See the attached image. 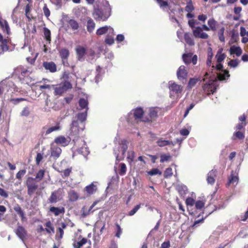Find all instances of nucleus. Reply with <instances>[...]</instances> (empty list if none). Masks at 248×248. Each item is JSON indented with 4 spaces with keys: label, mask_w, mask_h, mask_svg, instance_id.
Here are the masks:
<instances>
[{
    "label": "nucleus",
    "mask_w": 248,
    "mask_h": 248,
    "mask_svg": "<svg viewBox=\"0 0 248 248\" xmlns=\"http://www.w3.org/2000/svg\"><path fill=\"white\" fill-rule=\"evenodd\" d=\"M111 7L108 1L97 0L94 5L93 16L96 21H106L110 16Z\"/></svg>",
    "instance_id": "1"
},
{
    "label": "nucleus",
    "mask_w": 248,
    "mask_h": 248,
    "mask_svg": "<svg viewBox=\"0 0 248 248\" xmlns=\"http://www.w3.org/2000/svg\"><path fill=\"white\" fill-rule=\"evenodd\" d=\"M63 77L64 79V82L63 83L57 86L54 85V87H53L54 90V93L55 95H62L68 89H70L72 88V84L67 80L69 78V74L64 73Z\"/></svg>",
    "instance_id": "2"
},
{
    "label": "nucleus",
    "mask_w": 248,
    "mask_h": 248,
    "mask_svg": "<svg viewBox=\"0 0 248 248\" xmlns=\"http://www.w3.org/2000/svg\"><path fill=\"white\" fill-rule=\"evenodd\" d=\"M84 128L85 126L83 123H79L77 121H73L70 127L69 136L72 137L73 140L75 139L76 142L79 141L80 139L78 138V135L84 130Z\"/></svg>",
    "instance_id": "3"
},
{
    "label": "nucleus",
    "mask_w": 248,
    "mask_h": 248,
    "mask_svg": "<svg viewBox=\"0 0 248 248\" xmlns=\"http://www.w3.org/2000/svg\"><path fill=\"white\" fill-rule=\"evenodd\" d=\"M128 148L126 140H123L118 145H116L114 149V153L116 159L120 161L124 157V154Z\"/></svg>",
    "instance_id": "4"
},
{
    "label": "nucleus",
    "mask_w": 248,
    "mask_h": 248,
    "mask_svg": "<svg viewBox=\"0 0 248 248\" xmlns=\"http://www.w3.org/2000/svg\"><path fill=\"white\" fill-rule=\"evenodd\" d=\"M76 140L75 139L73 140V141L74 142L73 148L84 156L87 155L89 154V151L86 146L85 142L82 140H79L77 142L76 141Z\"/></svg>",
    "instance_id": "5"
},
{
    "label": "nucleus",
    "mask_w": 248,
    "mask_h": 248,
    "mask_svg": "<svg viewBox=\"0 0 248 248\" xmlns=\"http://www.w3.org/2000/svg\"><path fill=\"white\" fill-rule=\"evenodd\" d=\"M143 114V109L141 108H137L127 114L126 121L128 123H134L137 119H141L142 121Z\"/></svg>",
    "instance_id": "6"
},
{
    "label": "nucleus",
    "mask_w": 248,
    "mask_h": 248,
    "mask_svg": "<svg viewBox=\"0 0 248 248\" xmlns=\"http://www.w3.org/2000/svg\"><path fill=\"white\" fill-rule=\"evenodd\" d=\"M218 80V79L216 78H215V79H211L205 83L202 87L204 93L207 94L213 93L217 88V82Z\"/></svg>",
    "instance_id": "7"
},
{
    "label": "nucleus",
    "mask_w": 248,
    "mask_h": 248,
    "mask_svg": "<svg viewBox=\"0 0 248 248\" xmlns=\"http://www.w3.org/2000/svg\"><path fill=\"white\" fill-rule=\"evenodd\" d=\"M161 110V108L157 107L150 108L148 110L149 117L143 118L142 121L144 122H152L153 120L158 117V113Z\"/></svg>",
    "instance_id": "8"
},
{
    "label": "nucleus",
    "mask_w": 248,
    "mask_h": 248,
    "mask_svg": "<svg viewBox=\"0 0 248 248\" xmlns=\"http://www.w3.org/2000/svg\"><path fill=\"white\" fill-rule=\"evenodd\" d=\"M169 88L171 96L175 94L178 95L181 93L183 90V87L181 85H178L172 81L169 82Z\"/></svg>",
    "instance_id": "9"
},
{
    "label": "nucleus",
    "mask_w": 248,
    "mask_h": 248,
    "mask_svg": "<svg viewBox=\"0 0 248 248\" xmlns=\"http://www.w3.org/2000/svg\"><path fill=\"white\" fill-rule=\"evenodd\" d=\"M222 68L223 65L220 63V62L217 63V64L216 65V69L217 70H221V72L217 73V79L220 81L226 80V79L229 78L230 77L228 71L223 70Z\"/></svg>",
    "instance_id": "10"
},
{
    "label": "nucleus",
    "mask_w": 248,
    "mask_h": 248,
    "mask_svg": "<svg viewBox=\"0 0 248 248\" xmlns=\"http://www.w3.org/2000/svg\"><path fill=\"white\" fill-rule=\"evenodd\" d=\"M10 43V40L8 39L3 38V36L0 33V55L9 50Z\"/></svg>",
    "instance_id": "11"
},
{
    "label": "nucleus",
    "mask_w": 248,
    "mask_h": 248,
    "mask_svg": "<svg viewBox=\"0 0 248 248\" xmlns=\"http://www.w3.org/2000/svg\"><path fill=\"white\" fill-rule=\"evenodd\" d=\"M62 129V126L61 125V124L59 122H58L56 124V125L54 126H52L48 128H46V127H43L41 133L42 135L46 136L51 132L54 131H60Z\"/></svg>",
    "instance_id": "12"
},
{
    "label": "nucleus",
    "mask_w": 248,
    "mask_h": 248,
    "mask_svg": "<svg viewBox=\"0 0 248 248\" xmlns=\"http://www.w3.org/2000/svg\"><path fill=\"white\" fill-rule=\"evenodd\" d=\"M34 181L35 179L32 177H29L27 180L28 193L29 195L32 194L37 188L38 186L34 182Z\"/></svg>",
    "instance_id": "13"
},
{
    "label": "nucleus",
    "mask_w": 248,
    "mask_h": 248,
    "mask_svg": "<svg viewBox=\"0 0 248 248\" xmlns=\"http://www.w3.org/2000/svg\"><path fill=\"white\" fill-rule=\"evenodd\" d=\"M192 32L195 38L206 39L209 37V35L206 33L203 32L201 27H197L194 28L192 30Z\"/></svg>",
    "instance_id": "14"
},
{
    "label": "nucleus",
    "mask_w": 248,
    "mask_h": 248,
    "mask_svg": "<svg viewBox=\"0 0 248 248\" xmlns=\"http://www.w3.org/2000/svg\"><path fill=\"white\" fill-rule=\"evenodd\" d=\"M239 181L238 172L232 171L230 176L228 179V182L227 186H228L230 185H232L234 186H236Z\"/></svg>",
    "instance_id": "15"
},
{
    "label": "nucleus",
    "mask_w": 248,
    "mask_h": 248,
    "mask_svg": "<svg viewBox=\"0 0 248 248\" xmlns=\"http://www.w3.org/2000/svg\"><path fill=\"white\" fill-rule=\"evenodd\" d=\"M114 29L110 26H105L98 29L96 31V34L100 36L105 34L113 33Z\"/></svg>",
    "instance_id": "16"
},
{
    "label": "nucleus",
    "mask_w": 248,
    "mask_h": 248,
    "mask_svg": "<svg viewBox=\"0 0 248 248\" xmlns=\"http://www.w3.org/2000/svg\"><path fill=\"white\" fill-rule=\"evenodd\" d=\"M187 76V71L186 69V67L184 65H181L178 68L177 71V78L180 80H182L186 78Z\"/></svg>",
    "instance_id": "17"
},
{
    "label": "nucleus",
    "mask_w": 248,
    "mask_h": 248,
    "mask_svg": "<svg viewBox=\"0 0 248 248\" xmlns=\"http://www.w3.org/2000/svg\"><path fill=\"white\" fill-rule=\"evenodd\" d=\"M77 58L78 61H82L86 54V48L81 46H78L76 48Z\"/></svg>",
    "instance_id": "18"
},
{
    "label": "nucleus",
    "mask_w": 248,
    "mask_h": 248,
    "mask_svg": "<svg viewBox=\"0 0 248 248\" xmlns=\"http://www.w3.org/2000/svg\"><path fill=\"white\" fill-rule=\"evenodd\" d=\"M20 73L19 78L21 80L22 79H23L22 77H26L30 75V74L31 73V71L23 66H19L16 69L15 73L17 74V73Z\"/></svg>",
    "instance_id": "19"
},
{
    "label": "nucleus",
    "mask_w": 248,
    "mask_h": 248,
    "mask_svg": "<svg viewBox=\"0 0 248 248\" xmlns=\"http://www.w3.org/2000/svg\"><path fill=\"white\" fill-rule=\"evenodd\" d=\"M69 139H67L63 136H60L55 139L54 142L56 144H61L63 146H67L70 142V138H69Z\"/></svg>",
    "instance_id": "20"
},
{
    "label": "nucleus",
    "mask_w": 248,
    "mask_h": 248,
    "mask_svg": "<svg viewBox=\"0 0 248 248\" xmlns=\"http://www.w3.org/2000/svg\"><path fill=\"white\" fill-rule=\"evenodd\" d=\"M62 153V150L61 148L58 146L51 145V156L53 157L54 159L58 158Z\"/></svg>",
    "instance_id": "21"
},
{
    "label": "nucleus",
    "mask_w": 248,
    "mask_h": 248,
    "mask_svg": "<svg viewBox=\"0 0 248 248\" xmlns=\"http://www.w3.org/2000/svg\"><path fill=\"white\" fill-rule=\"evenodd\" d=\"M59 190H55L51 193L50 197L48 198V202L50 203H54L60 200L59 198Z\"/></svg>",
    "instance_id": "22"
},
{
    "label": "nucleus",
    "mask_w": 248,
    "mask_h": 248,
    "mask_svg": "<svg viewBox=\"0 0 248 248\" xmlns=\"http://www.w3.org/2000/svg\"><path fill=\"white\" fill-rule=\"evenodd\" d=\"M43 65L46 70L51 73L55 72L57 70L56 65L54 62H44Z\"/></svg>",
    "instance_id": "23"
},
{
    "label": "nucleus",
    "mask_w": 248,
    "mask_h": 248,
    "mask_svg": "<svg viewBox=\"0 0 248 248\" xmlns=\"http://www.w3.org/2000/svg\"><path fill=\"white\" fill-rule=\"evenodd\" d=\"M15 232L17 236L23 241L27 234L25 228L22 226H18Z\"/></svg>",
    "instance_id": "24"
},
{
    "label": "nucleus",
    "mask_w": 248,
    "mask_h": 248,
    "mask_svg": "<svg viewBox=\"0 0 248 248\" xmlns=\"http://www.w3.org/2000/svg\"><path fill=\"white\" fill-rule=\"evenodd\" d=\"M223 49L222 48H219L215 56V58L216 59L217 62V63L223 62L226 57V55L223 53Z\"/></svg>",
    "instance_id": "25"
},
{
    "label": "nucleus",
    "mask_w": 248,
    "mask_h": 248,
    "mask_svg": "<svg viewBox=\"0 0 248 248\" xmlns=\"http://www.w3.org/2000/svg\"><path fill=\"white\" fill-rule=\"evenodd\" d=\"M49 211L53 213L55 216H58L60 214H63L65 213V209L63 207H51L49 209Z\"/></svg>",
    "instance_id": "26"
},
{
    "label": "nucleus",
    "mask_w": 248,
    "mask_h": 248,
    "mask_svg": "<svg viewBox=\"0 0 248 248\" xmlns=\"http://www.w3.org/2000/svg\"><path fill=\"white\" fill-rule=\"evenodd\" d=\"M0 25L3 31L5 32L7 34H9L10 33V29L7 21L0 18Z\"/></svg>",
    "instance_id": "27"
},
{
    "label": "nucleus",
    "mask_w": 248,
    "mask_h": 248,
    "mask_svg": "<svg viewBox=\"0 0 248 248\" xmlns=\"http://www.w3.org/2000/svg\"><path fill=\"white\" fill-rule=\"evenodd\" d=\"M230 53L231 55L235 54L236 56L239 57L241 55L242 50L239 46H232L230 48Z\"/></svg>",
    "instance_id": "28"
},
{
    "label": "nucleus",
    "mask_w": 248,
    "mask_h": 248,
    "mask_svg": "<svg viewBox=\"0 0 248 248\" xmlns=\"http://www.w3.org/2000/svg\"><path fill=\"white\" fill-rule=\"evenodd\" d=\"M156 143L159 147H164L168 145H172V146H174L176 144V142H173L168 140H163L162 138H160L156 141Z\"/></svg>",
    "instance_id": "29"
},
{
    "label": "nucleus",
    "mask_w": 248,
    "mask_h": 248,
    "mask_svg": "<svg viewBox=\"0 0 248 248\" xmlns=\"http://www.w3.org/2000/svg\"><path fill=\"white\" fill-rule=\"evenodd\" d=\"M216 171L211 170L207 174V181L208 184L213 185L215 183L214 177L216 176Z\"/></svg>",
    "instance_id": "30"
},
{
    "label": "nucleus",
    "mask_w": 248,
    "mask_h": 248,
    "mask_svg": "<svg viewBox=\"0 0 248 248\" xmlns=\"http://www.w3.org/2000/svg\"><path fill=\"white\" fill-rule=\"evenodd\" d=\"M95 27L93 20L90 17L88 18L87 23V30L89 32H92Z\"/></svg>",
    "instance_id": "31"
},
{
    "label": "nucleus",
    "mask_w": 248,
    "mask_h": 248,
    "mask_svg": "<svg viewBox=\"0 0 248 248\" xmlns=\"http://www.w3.org/2000/svg\"><path fill=\"white\" fill-rule=\"evenodd\" d=\"M207 24L210 30L213 31L217 30V22L213 18H211L208 20Z\"/></svg>",
    "instance_id": "32"
},
{
    "label": "nucleus",
    "mask_w": 248,
    "mask_h": 248,
    "mask_svg": "<svg viewBox=\"0 0 248 248\" xmlns=\"http://www.w3.org/2000/svg\"><path fill=\"white\" fill-rule=\"evenodd\" d=\"M14 210L19 215L22 221H25L26 220V217H25L24 212L22 210L21 208L19 206V205H17L14 208Z\"/></svg>",
    "instance_id": "33"
},
{
    "label": "nucleus",
    "mask_w": 248,
    "mask_h": 248,
    "mask_svg": "<svg viewBox=\"0 0 248 248\" xmlns=\"http://www.w3.org/2000/svg\"><path fill=\"white\" fill-rule=\"evenodd\" d=\"M96 190L97 186L93 183H92L85 187V190L89 194H93Z\"/></svg>",
    "instance_id": "34"
},
{
    "label": "nucleus",
    "mask_w": 248,
    "mask_h": 248,
    "mask_svg": "<svg viewBox=\"0 0 248 248\" xmlns=\"http://www.w3.org/2000/svg\"><path fill=\"white\" fill-rule=\"evenodd\" d=\"M114 31L113 33H109L107 34L105 39V42L108 45H112L114 43Z\"/></svg>",
    "instance_id": "35"
},
{
    "label": "nucleus",
    "mask_w": 248,
    "mask_h": 248,
    "mask_svg": "<svg viewBox=\"0 0 248 248\" xmlns=\"http://www.w3.org/2000/svg\"><path fill=\"white\" fill-rule=\"evenodd\" d=\"M184 38L186 43L190 46H194L195 44L194 41L193 40L191 35L189 32H186L184 35Z\"/></svg>",
    "instance_id": "36"
},
{
    "label": "nucleus",
    "mask_w": 248,
    "mask_h": 248,
    "mask_svg": "<svg viewBox=\"0 0 248 248\" xmlns=\"http://www.w3.org/2000/svg\"><path fill=\"white\" fill-rule=\"evenodd\" d=\"M79 106L81 109H85L86 111L88 109L87 99L86 98H80L79 100Z\"/></svg>",
    "instance_id": "37"
},
{
    "label": "nucleus",
    "mask_w": 248,
    "mask_h": 248,
    "mask_svg": "<svg viewBox=\"0 0 248 248\" xmlns=\"http://www.w3.org/2000/svg\"><path fill=\"white\" fill-rule=\"evenodd\" d=\"M105 228V224L102 223L101 221H97L94 226V230L96 231L98 229H100V234L103 233L104 230Z\"/></svg>",
    "instance_id": "38"
},
{
    "label": "nucleus",
    "mask_w": 248,
    "mask_h": 248,
    "mask_svg": "<svg viewBox=\"0 0 248 248\" xmlns=\"http://www.w3.org/2000/svg\"><path fill=\"white\" fill-rule=\"evenodd\" d=\"M69 200L71 202L77 201L78 198V194L74 190H71L68 193Z\"/></svg>",
    "instance_id": "39"
},
{
    "label": "nucleus",
    "mask_w": 248,
    "mask_h": 248,
    "mask_svg": "<svg viewBox=\"0 0 248 248\" xmlns=\"http://www.w3.org/2000/svg\"><path fill=\"white\" fill-rule=\"evenodd\" d=\"M213 57V53L212 51V49L211 48V47H209L208 48L207 59L206 61V63L208 66H211Z\"/></svg>",
    "instance_id": "40"
},
{
    "label": "nucleus",
    "mask_w": 248,
    "mask_h": 248,
    "mask_svg": "<svg viewBox=\"0 0 248 248\" xmlns=\"http://www.w3.org/2000/svg\"><path fill=\"white\" fill-rule=\"evenodd\" d=\"M194 10V7L193 5L191 0H188L186 2V5L185 11L187 13L192 12Z\"/></svg>",
    "instance_id": "41"
},
{
    "label": "nucleus",
    "mask_w": 248,
    "mask_h": 248,
    "mask_svg": "<svg viewBox=\"0 0 248 248\" xmlns=\"http://www.w3.org/2000/svg\"><path fill=\"white\" fill-rule=\"evenodd\" d=\"M60 56L62 60H66L69 56V52L67 49H62L60 52Z\"/></svg>",
    "instance_id": "42"
},
{
    "label": "nucleus",
    "mask_w": 248,
    "mask_h": 248,
    "mask_svg": "<svg viewBox=\"0 0 248 248\" xmlns=\"http://www.w3.org/2000/svg\"><path fill=\"white\" fill-rule=\"evenodd\" d=\"M87 111L85 110L84 112L79 113L77 115V119L80 122V123H83V122L86 120L87 117Z\"/></svg>",
    "instance_id": "43"
},
{
    "label": "nucleus",
    "mask_w": 248,
    "mask_h": 248,
    "mask_svg": "<svg viewBox=\"0 0 248 248\" xmlns=\"http://www.w3.org/2000/svg\"><path fill=\"white\" fill-rule=\"evenodd\" d=\"M45 226L46 227V228L45 229V231L48 233H54V228L52 226V223L50 221H48L46 223Z\"/></svg>",
    "instance_id": "44"
},
{
    "label": "nucleus",
    "mask_w": 248,
    "mask_h": 248,
    "mask_svg": "<svg viewBox=\"0 0 248 248\" xmlns=\"http://www.w3.org/2000/svg\"><path fill=\"white\" fill-rule=\"evenodd\" d=\"M192 56V54L191 53L183 54V59L184 62L186 64L190 63L191 62V59Z\"/></svg>",
    "instance_id": "45"
},
{
    "label": "nucleus",
    "mask_w": 248,
    "mask_h": 248,
    "mask_svg": "<svg viewBox=\"0 0 248 248\" xmlns=\"http://www.w3.org/2000/svg\"><path fill=\"white\" fill-rule=\"evenodd\" d=\"M97 75L95 76V82L98 83L100 80L101 79L103 73L101 72V68L100 66L96 68Z\"/></svg>",
    "instance_id": "46"
},
{
    "label": "nucleus",
    "mask_w": 248,
    "mask_h": 248,
    "mask_svg": "<svg viewBox=\"0 0 248 248\" xmlns=\"http://www.w3.org/2000/svg\"><path fill=\"white\" fill-rule=\"evenodd\" d=\"M116 230L115 231V235L117 238H120L121 234H122V229L121 226L118 224H115Z\"/></svg>",
    "instance_id": "47"
},
{
    "label": "nucleus",
    "mask_w": 248,
    "mask_h": 248,
    "mask_svg": "<svg viewBox=\"0 0 248 248\" xmlns=\"http://www.w3.org/2000/svg\"><path fill=\"white\" fill-rule=\"evenodd\" d=\"M69 24L71 28L74 30H78L79 27L78 23L75 20H70L69 21Z\"/></svg>",
    "instance_id": "48"
},
{
    "label": "nucleus",
    "mask_w": 248,
    "mask_h": 248,
    "mask_svg": "<svg viewBox=\"0 0 248 248\" xmlns=\"http://www.w3.org/2000/svg\"><path fill=\"white\" fill-rule=\"evenodd\" d=\"M198 81V78H190L187 85V88L189 89H192L195 84L197 83Z\"/></svg>",
    "instance_id": "49"
},
{
    "label": "nucleus",
    "mask_w": 248,
    "mask_h": 248,
    "mask_svg": "<svg viewBox=\"0 0 248 248\" xmlns=\"http://www.w3.org/2000/svg\"><path fill=\"white\" fill-rule=\"evenodd\" d=\"M44 34L46 40L50 42L51 40V33L49 29L46 28L44 29Z\"/></svg>",
    "instance_id": "50"
},
{
    "label": "nucleus",
    "mask_w": 248,
    "mask_h": 248,
    "mask_svg": "<svg viewBox=\"0 0 248 248\" xmlns=\"http://www.w3.org/2000/svg\"><path fill=\"white\" fill-rule=\"evenodd\" d=\"M87 242L86 238H82L80 241L77 242L74 244L75 248H80L83 245L85 244Z\"/></svg>",
    "instance_id": "51"
},
{
    "label": "nucleus",
    "mask_w": 248,
    "mask_h": 248,
    "mask_svg": "<svg viewBox=\"0 0 248 248\" xmlns=\"http://www.w3.org/2000/svg\"><path fill=\"white\" fill-rule=\"evenodd\" d=\"M161 8H166L168 6V0H156Z\"/></svg>",
    "instance_id": "52"
},
{
    "label": "nucleus",
    "mask_w": 248,
    "mask_h": 248,
    "mask_svg": "<svg viewBox=\"0 0 248 248\" xmlns=\"http://www.w3.org/2000/svg\"><path fill=\"white\" fill-rule=\"evenodd\" d=\"M45 174V171L43 170H40L36 174V177L34 178L35 180L36 179L38 181H40L44 177Z\"/></svg>",
    "instance_id": "53"
},
{
    "label": "nucleus",
    "mask_w": 248,
    "mask_h": 248,
    "mask_svg": "<svg viewBox=\"0 0 248 248\" xmlns=\"http://www.w3.org/2000/svg\"><path fill=\"white\" fill-rule=\"evenodd\" d=\"M57 170L61 173V175L63 178H65L68 177L70 175V173L71 172L72 169L71 168H68L61 171H59V170Z\"/></svg>",
    "instance_id": "54"
},
{
    "label": "nucleus",
    "mask_w": 248,
    "mask_h": 248,
    "mask_svg": "<svg viewBox=\"0 0 248 248\" xmlns=\"http://www.w3.org/2000/svg\"><path fill=\"white\" fill-rule=\"evenodd\" d=\"M148 174L150 175L153 176L156 174L161 175L162 172L158 169H153L150 171L148 172Z\"/></svg>",
    "instance_id": "55"
},
{
    "label": "nucleus",
    "mask_w": 248,
    "mask_h": 248,
    "mask_svg": "<svg viewBox=\"0 0 248 248\" xmlns=\"http://www.w3.org/2000/svg\"><path fill=\"white\" fill-rule=\"evenodd\" d=\"M140 204L137 205L132 210L129 212L128 215L130 216H133L140 208Z\"/></svg>",
    "instance_id": "56"
},
{
    "label": "nucleus",
    "mask_w": 248,
    "mask_h": 248,
    "mask_svg": "<svg viewBox=\"0 0 248 248\" xmlns=\"http://www.w3.org/2000/svg\"><path fill=\"white\" fill-rule=\"evenodd\" d=\"M224 28L222 27L218 31L219 39L221 42H224L225 38L224 36Z\"/></svg>",
    "instance_id": "57"
},
{
    "label": "nucleus",
    "mask_w": 248,
    "mask_h": 248,
    "mask_svg": "<svg viewBox=\"0 0 248 248\" xmlns=\"http://www.w3.org/2000/svg\"><path fill=\"white\" fill-rule=\"evenodd\" d=\"M171 158L170 155H167L165 154L161 155L160 156V162L163 163L165 161H168Z\"/></svg>",
    "instance_id": "58"
},
{
    "label": "nucleus",
    "mask_w": 248,
    "mask_h": 248,
    "mask_svg": "<svg viewBox=\"0 0 248 248\" xmlns=\"http://www.w3.org/2000/svg\"><path fill=\"white\" fill-rule=\"evenodd\" d=\"M238 65V62L237 60H232L228 62V65L231 67L235 68Z\"/></svg>",
    "instance_id": "59"
},
{
    "label": "nucleus",
    "mask_w": 248,
    "mask_h": 248,
    "mask_svg": "<svg viewBox=\"0 0 248 248\" xmlns=\"http://www.w3.org/2000/svg\"><path fill=\"white\" fill-rule=\"evenodd\" d=\"M121 168L120 170L119 173L121 175H124L126 171V165L124 163H121Z\"/></svg>",
    "instance_id": "60"
},
{
    "label": "nucleus",
    "mask_w": 248,
    "mask_h": 248,
    "mask_svg": "<svg viewBox=\"0 0 248 248\" xmlns=\"http://www.w3.org/2000/svg\"><path fill=\"white\" fill-rule=\"evenodd\" d=\"M172 175V169L170 168H167L165 170L164 173V176L165 178L169 177L171 176Z\"/></svg>",
    "instance_id": "61"
},
{
    "label": "nucleus",
    "mask_w": 248,
    "mask_h": 248,
    "mask_svg": "<svg viewBox=\"0 0 248 248\" xmlns=\"http://www.w3.org/2000/svg\"><path fill=\"white\" fill-rule=\"evenodd\" d=\"M135 153L133 151H129L128 152L127 159L132 162L135 158Z\"/></svg>",
    "instance_id": "62"
},
{
    "label": "nucleus",
    "mask_w": 248,
    "mask_h": 248,
    "mask_svg": "<svg viewBox=\"0 0 248 248\" xmlns=\"http://www.w3.org/2000/svg\"><path fill=\"white\" fill-rule=\"evenodd\" d=\"M188 25L192 29V30L196 28L195 27L196 24H198V22L196 20L194 19H191L188 20Z\"/></svg>",
    "instance_id": "63"
},
{
    "label": "nucleus",
    "mask_w": 248,
    "mask_h": 248,
    "mask_svg": "<svg viewBox=\"0 0 248 248\" xmlns=\"http://www.w3.org/2000/svg\"><path fill=\"white\" fill-rule=\"evenodd\" d=\"M26 170H22L19 171L16 174V178L18 179H21V178L25 174Z\"/></svg>",
    "instance_id": "64"
}]
</instances>
